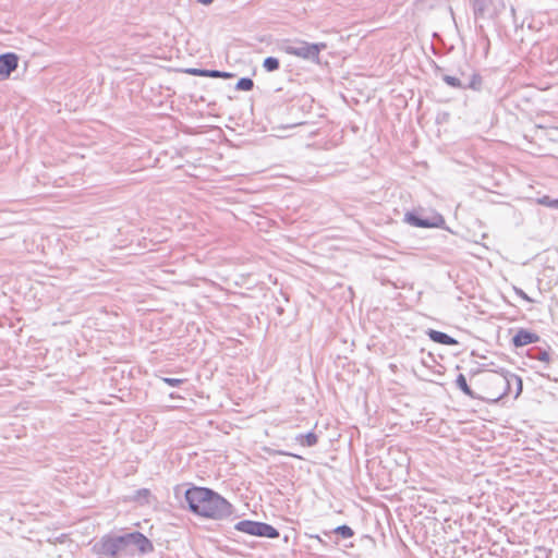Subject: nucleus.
Segmentation results:
<instances>
[{"label":"nucleus","mask_w":558,"mask_h":558,"mask_svg":"<svg viewBox=\"0 0 558 558\" xmlns=\"http://www.w3.org/2000/svg\"><path fill=\"white\" fill-rule=\"evenodd\" d=\"M185 501L195 514L221 520L232 513V506L216 492L205 487H192L185 492Z\"/></svg>","instance_id":"1"},{"label":"nucleus","mask_w":558,"mask_h":558,"mask_svg":"<svg viewBox=\"0 0 558 558\" xmlns=\"http://www.w3.org/2000/svg\"><path fill=\"white\" fill-rule=\"evenodd\" d=\"M280 50L311 62L319 61V53L327 48L325 43L310 44L305 40H284L280 44Z\"/></svg>","instance_id":"2"},{"label":"nucleus","mask_w":558,"mask_h":558,"mask_svg":"<svg viewBox=\"0 0 558 558\" xmlns=\"http://www.w3.org/2000/svg\"><path fill=\"white\" fill-rule=\"evenodd\" d=\"M94 548L100 558H123L128 556L123 535L105 536Z\"/></svg>","instance_id":"3"},{"label":"nucleus","mask_w":558,"mask_h":558,"mask_svg":"<svg viewBox=\"0 0 558 558\" xmlns=\"http://www.w3.org/2000/svg\"><path fill=\"white\" fill-rule=\"evenodd\" d=\"M235 529L240 532L260 537L276 538L279 536V532L272 525L264 522L243 520L235 524Z\"/></svg>","instance_id":"4"},{"label":"nucleus","mask_w":558,"mask_h":558,"mask_svg":"<svg viewBox=\"0 0 558 558\" xmlns=\"http://www.w3.org/2000/svg\"><path fill=\"white\" fill-rule=\"evenodd\" d=\"M123 538L128 555H132L134 549H137L141 554H148L154 550L151 542L140 532L126 533L123 535Z\"/></svg>","instance_id":"5"},{"label":"nucleus","mask_w":558,"mask_h":558,"mask_svg":"<svg viewBox=\"0 0 558 558\" xmlns=\"http://www.w3.org/2000/svg\"><path fill=\"white\" fill-rule=\"evenodd\" d=\"M19 58L13 52L0 56V81L7 80L17 68Z\"/></svg>","instance_id":"6"},{"label":"nucleus","mask_w":558,"mask_h":558,"mask_svg":"<svg viewBox=\"0 0 558 558\" xmlns=\"http://www.w3.org/2000/svg\"><path fill=\"white\" fill-rule=\"evenodd\" d=\"M499 381L502 386L507 387L508 392L511 391L512 385H515L514 398H518L521 395L523 384L520 376L510 372H504L501 377L499 378Z\"/></svg>","instance_id":"7"},{"label":"nucleus","mask_w":558,"mask_h":558,"mask_svg":"<svg viewBox=\"0 0 558 558\" xmlns=\"http://www.w3.org/2000/svg\"><path fill=\"white\" fill-rule=\"evenodd\" d=\"M539 337L525 329H520L512 338V343L514 347L520 348L527 345L530 343L538 341Z\"/></svg>","instance_id":"8"},{"label":"nucleus","mask_w":558,"mask_h":558,"mask_svg":"<svg viewBox=\"0 0 558 558\" xmlns=\"http://www.w3.org/2000/svg\"><path fill=\"white\" fill-rule=\"evenodd\" d=\"M186 73L195 76H206V77H222L229 78L232 77L233 74L228 72H222L218 70H203V69H187Z\"/></svg>","instance_id":"9"},{"label":"nucleus","mask_w":558,"mask_h":558,"mask_svg":"<svg viewBox=\"0 0 558 558\" xmlns=\"http://www.w3.org/2000/svg\"><path fill=\"white\" fill-rule=\"evenodd\" d=\"M427 335H428L429 339L436 343L446 344V345L458 344V341L456 339H453L449 335L438 331V330L429 329L427 331Z\"/></svg>","instance_id":"10"},{"label":"nucleus","mask_w":558,"mask_h":558,"mask_svg":"<svg viewBox=\"0 0 558 558\" xmlns=\"http://www.w3.org/2000/svg\"><path fill=\"white\" fill-rule=\"evenodd\" d=\"M405 221L408 223H410L411 226L420 227V228H430V227L436 226L435 223L430 222L429 220L423 219L413 213L405 214Z\"/></svg>","instance_id":"11"},{"label":"nucleus","mask_w":558,"mask_h":558,"mask_svg":"<svg viewBox=\"0 0 558 558\" xmlns=\"http://www.w3.org/2000/svg\"><path fill=\"white\" fill-rule=\"evenodd\" d=\"M296 440L302 445L306 447H313L317 444L318 437L314 433H307L305 435H299L296 437Z\"/></svg>","instance_id":"12"},{"label":"nucleus","mask_w":558,"mask_h":558,"mask_svg":"<svg viewBox=\"0 0 558 558\" xmlns=\"http://www.w3.org/2000/svg\"><path fill=\"white\" fill-rule=\"evenodd\" d=\"M529 356L534 360H538L541 362L549 363L550 356L548 351L542 349H531L529 352Z\"/></svg>","instance_id":"13"},{"label":"nucleus","mask_w":558,"mask_h":558,"mask_svg":"<svg viewBox=\"0 0 558 558\" xmlns=\"http://www.w3.org/2000/svg\"><path fill=\"white\" fill-rule=\"evenodd\" d=\"M466 85V88L473 89V90H481L483 85L482 76L477 73H473L472 76L464 82Z\"/></svg>","instance_id":"14"},{"label":"nucleus","mask_w":558,"mask_h":558,"mask_svg":"<svg viewBox=\"0 0 558 558\" xmlns=\"http://www.w3.org/2000/svg\"><path fill=\"white\" fill-rule=\"evenodd\" d=\"M457 387L461 389L466 396L474 398V393L466 383V378L463 374H459L456 379Z\"/></svg>","instance_id":"15"},{"label":"nucleus","mask_w":558,"mask_h":558,"mask_svg":"<svg viewBox=\"0 0 558 558\" xmlns=\"http://www.w3.org/2000/svg\"><path fill=\"white\" fill-rule=\"evenodd\" d=\"M442 80L446 84H448L449 86L451 87H454V88H463L465 89L466 88V85L463 81H461L460 78L456 77V76H451V75H444L442 76Z\"/></svg>","instance_id":"16"},{"label":"nucleus","mask_w":558,"mask_h":558,"mask_svg":"<svg viewBox=\"0 0 558 558\" xmlns=\"http://www.w3.org/2000/svg\"><path fill=\"white\" fill-rule=\"evenodd\" d=\"M253 87H254V82L250 77H242L236 83V89H239V90L248 92V90H252Z\"/></svg>","instance_id":"17"},{"label":"nucleus","mask_w":558,"mask_h":558,"mask_svg":"<svg viewBox=\"0 0 558 558\" xmlns=\"http://www.w3.org/2000/svg\"><path fill=\"white\" fill-rule=\"evenodd\" d=\"M263 66L268 72H274L279 69V60L274 57H268L264 60Z\"/></svg>","instance_id":"18"},{"label":"nucleus","mask_w":558,"mask_h":558,"mask_svg":"<svg viewBox=\"0 0 558 558\" xmlns=\"http://www.w3.org/2000/svg\"><path fill=\"white\" fill-rule=\"evenodd\" d=\"M335 533L340 535L342 538H350L354 535L353 530L348 525H340L336 527Z\"/></svg>","instance_id":"19"},{"label":"nucleus","mask_w":558,"mask_h":558,"mask_svg":"<svg viewBox=\"0 0 558 558\" xmlns=\"http://www.w3.org/2000/svg\"><path fill=\"white\" fill-rule=\"evenodd\" d=\"M539 204L551 207V208H558V199H551L549 196H544L538 199Z\"/></svg>","instance_id":"20"},{"label":"nucleus","mask_w":558,"mask_h":558,"mask_svg":"<svg viewBox=\"0 0 558 558\" xmlns=\"http://www.w3.org/2000/svg\"><path fill=\"white\" fill-rule=\"evenodd\" d=\"M161 380L172 387H178L184 383V379L170 378V377H162Z\"/></svg>","instance_id":"21"},{"label":"nucleus","mask_w":558,"mask_h":558,"mask_svg":"<svg viewBox=\"0 0 558 558\" xmlns=\"http://www.w3.org/2000/svg\"><path fill=\"white\" fill-rule=\"evenodd\" d=\"M514 291H515V294L519 295L520 298H522L523 300H525L527 302H533V300L531 298H529V295L522 289L514 288Z\"/></svg>","instance_id":"22"},{"label":"nucleus","mask_w":558,"mask_h":558,"mask_svg":"<svg viewBox=\"0 0 558 558\" xmlns=\"http://www.w3.org/2000/svg\"><path fill=\"white\" fill-rule=\"evenodd\" d=\"M280 454L282 456H290V457H294V458H298V459H302L300 456L298 454H293V453H289V452H286V451H280L279 452Z\"/></svg>","instance_id":"23"},{"label":"nucleus","mask_w":558,"mask_h":558,"mask_svg":"<svg viewBox=\"0 0 558 558\" xmlns=\"http://www.w3.org/2000/svg\"><path fill=\"white\" fill-rule=\"evenodd\" d=\"M197 1L205 5L211 4L214 2V0H197Z\"/></svg>","instance_id":"24"},{"label":"nucleus","mask_w":558,"mask_h":558,"mask_svg":"<svg viewBox=\"0 0 558 558\" xmlns=\"http://www.w3.org/2000/svg\"><path fill=\"white\" fill-rule=\"evenodd\" d=\"M140 493H142V496H145V494H148V490L147 489H143Z\"/></svg>","instance_id":"25"},{"label":"nucleus","mask_w":558,"mask_h":558,"mask_svg":"<svg viewBox=\"0 0 558 558\" xmlns=\"http://www.w3.org/2000/svg\"><path fill=\"white\" fill-rule=\"evenodd\" d=\"M140 493H142V496H145V494H148V490L147 489H143Z\"/></svg>","instance_id":"26"}]
</instances>
